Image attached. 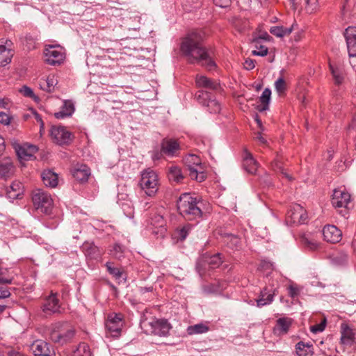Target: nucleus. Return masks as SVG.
Masks as SVG:
<instances>
[{
  "label": "nucleus",
  "mask_w": 356,
  "mask_h": 356,
  "mask_svg": "<svg viewBox=\"0 0 356 356\" xmlns=\"http://www.w3.org/2000/svg\"><path fill=\"white\" fill-rule=\"evenodd\" d=\"M141 329L147 334H154L165 337L168 334L171 326L165 319H158L154 317H142L140 323Z\"/></svg>",
  "instance_id": "3"
},
{
  "label": "nucleus",
  "mask_w": 356,
  "mask_h": 356,
  "mask_svg": "<svg viewBox=\"0 0 356 356\" xmlns=\"http://www.w3.org/2000/svg\"><path fill=\"white\" fill-rule=\"evenodd\" d=\"M152 224L155 226V227H163L165 224V221L164 220V218L162 215L161 214H155L152 218Z\"/></svg>",
  "instance_id": "49"
},
{
  "label": "nucleus",
  "mask_w": 356,
  "mask_h": 356,
  "mask_svg": "<svg viewBox=\"0 0 356 356\" xmlns=\"http://www.w3.org/2000/svg\"><path fill=\"white\" fill-rule=\"evenodd\" d=\"M60 305L57 293L53 292L44 298L41 306V309L46 316L60 313Z\"/></svg>",
  "instance_id": "11"
},
{
  "label": "nucleus",
  "mask_w": 356,
  "mask_h": 356,
  "mask_svg": "<svg viewBox=\"0 0 356 356\" xmlns=\"http://www.w3.org/2000/svg\"><path fill=\"white\" fill-rule=\"evenodd\" d=\"M305 10L307 13L312 14L318 8V0H305Z\"/></svg>",
  "instance_id": "47"
},
{
  "label": "nucleus",
  "mask_w": 356,
  "mask_h": 356,
  "mask_svg": "<svg viewBox=\"0 0 356 356\" xmlns=\"http://www.w3.org/2000/svg\"><path fill=\"white\" fill-rule=\"evenodd\" d=\"M275 293H270L267 291L266 289H264L261 291L260 295L257 300V305L259 307L270 305L274 299Z\"/></svg>",
  "instance_id": "29"
},
{
  "label": "nucleus",
  "mask_w": 356,
  "mask_h": 356,
  "mask_svg": "<svg viewBox=\"0 0 356 356\" xmlns=\"http://www.w3.org/2000/svg\"><path fill=\"white\" fill-rule=\"evenodd\" d=\"M288 291H289V295L291 297V298H295L296 296H298L299 294V290L297 287L293 286V285H290L289 287H288Z\"/></svg>",
  "instance_id": "59"
},
{
  "label": "nucleus",
  "mask_w": 356,
  "mask_h": 356,
  "mask_svg": "<svg viewBox=\"0 0 356 356\" xmlns=\"http://www.w3.org/2000/svg\"><path fill=\"white\" fill-rule=\"evenodd\" d=\"M140 186L146 195L149 197L154 196L159 186L157 173L151 168L144 170L141 172Z\"/></svg>",
  "instance_id": "7"
},
{
  "label": "nucleus",
  "mask_w": 356,
  "mask_h": 356,
  "mask_svg": "<svg viewBox=\"0 0 356 356\" xmlns=\"http://www.w3.org/2000/svg\"><path fill=\"white\" fill-rule=\"evenodd\" d=\"M301 212H302V207L300 204H295L289 211L287 215L291 218L293 222L298 223L299 220L298 217H301L300 215Z\"/></svg>",
  "instance_id": "38"
},
{
  "label": "nucleus",
  "mask_w": 356,
  "mask_h": 356,
  "mask_svg": "<svg viewBox=\"0 0 356 356\" xmlns=\"http://www.w3.org/2000/svg\"><path fill=\"white\" fill-rule=\"evenodd\" d=\"M10 296V292L8 287L3 286H0V299L8 298Z\"/></svg>",
  "instance_id": "58"
},
{
  "label": "nucleus",
  "mask_w": 356,
  "mask_h": 356,
  "mask_svg": "<svg viewBox=\"0 0 356 356\" xmlns=\"http://www.w3.org/2000/svg\"><path fill=\"white\" fill-rule=\"evenodd\" d=\"M168 176L170 181L176 183L181 182L184 178L181 168L177 165H172L169 167Z\"/></svg>",
  "instance_id": "28"
},
{
  "label": "nucleus",
  "mask_w": 356,
  "mask_h": 356,
  "mask_svg": "<svg viewBox=\"0 0 356 356\" xmlns=\"http://www.w3.org/2000/svg\"><path fill=\"white\" fill-rule=\"evenodd\" d=\"M268 52V48L265 46L261 45L258 50H253L252 51V55L254 56H264L267 55Z\"/></svg>",
  "instance_id": "54"
},
{
  "label": "nucleus",
  "mask_w": 356,
  "mask_h": 356,
  "mask_svg": "<svg viewBox=\"0 0 356 356\" xmlns=\"http://www.w3.org/2000/svg\"><path fill=\"white\" fill-rule=\"evenodd\" d=\"M13 53L4 45H0V65L3 66L11 61Z\"/></svg>",
  "instance_id": "34"
},
{
  "label": "nucleus",
  "mask_w": 356,
  "mask_h": 356,
  "mask_svg": "<svg viewBox=\"0 0 356 356\" xmlns=\"http://www.w3.org/2000/svg\"><path fill=\"white\" fill-rule=\"evenodd\" d=\"M216 6L220 8H227L229 6L231 0H213Z\"/></svg>",
  "instance_id": "56"
},
{
  "label": "nucleus",
  "mask_w": 356,
  "mask_h": 356,
  "mask_svg": "<svg viewBox=\"0 0 356 356\" xmlns=\"http://www.w3.org/2000/svg\"><path fill=\"white\" fill-rule=\"evenodd\" d=\"M184 162L192 179H195L199 182L205 180L207 177L204 172L205 164L202 163L201 159L198 156L189 154L184 158Z\"/></svg>",
  "instance_id": "6"
},
{
  "label": "nucleus",
  "mask_w": 356,
  "mask_h": 356,
  "mask_svg": "<svg viewBox=\"0 0 356 356\" xmlns=\"http://www.w3.org/2000/svg\"><path fill=\"white\" fill-rule=\"evenodd\" d=\"M161 147L164 154L170 156H176L180 149L179 143L173 138H165L161 142Z\"/></svg>",
  "instance_id": "15"
},
{
  "label": "nucleus",
  "mask_w": 356,
  "mask_h": 356,
  "mask_svg": "<svg viewBox=\"0 0 356 356\" xmlns=\"http://www.w3.org/2000/svg\"><path fill=\"white\" fill-rule=\"evenodd\" d=\"M35 356H54L55 352L53 348L46 341L38 340L33 342L31 346Z\"/></svg>",
  "instance_id": "14"
},
{
  "label": "nucleus",
  "mask_w": 356,
  "mask_h": 356,
  "mask_svg": "<svg viewBox=\"0 0 356 356\" xmlns=\"http://www.w3.org/2000/svg\"><path fill=\"white\" fill-rule=\"evenodd\" d=\"M72 356H91L89 346L85 343H80Z\"/></svg>",
  "instance_id": "44"
},
{
  "label": "nucleus",
  "mask_w": 356,
  "mask_h": 356,
  "mask_svg": "<svg viewBox=\"0 0 356 356\" xmlns=\"http://www.w3.org/2000/svg\"><path fill=\"white\" fill-rule=\"evenodd\" d=\"M325 321L312 326L310 327V330L312 332L316 334L318 332H323L325 330Z\"/></svg>",
  "instance_id": "53"
},
{
  "label": "nucleus",
  "mask_w": 356,
  "mask_h": 356,
  "mask_svg": "<svg viewBox=\"0 0 356 356\" xmlns=\"http://www.w3.org/2000/svg\"><path fill=\"white\" fill-rule=\"evenodd\" d=\"M4 356H24L22 353L15 351L12 349H8L6 353Z\"/></svg>",
  "instance_id": "63"
},
{
  "label": "nucleus",
  "mask_w": 356,
  "mask_h": 356,
  "mask_svg": "<svg viewBox=\"0 0 356 356\" xmlns=\"http://www.w3.org/2000/svg\"><path fill=\"white\" fill-rule=\"evenodd\" d=\"M292 319L287 317L280 318L276 321V325L273 328L275 334L281 336L288 333L292 324Z\"/></svg>",
  "instance_id": "20"
},
{
  "label": "nucleus",
  "mask_w": 356,
  "mask_h": 356,
  "mask_svg": "<svg viewBox=\"0 0 356 356\" xmlns=\"http://www.w3.org/2000/svg\"><path fill=\"white\" fill-rule=\"evenodd\" d=\"M19 92L24 97H31V98H33V99H36V97L35 96L33 90L31 88H29V87H28L26 86H22L21 88V89L19 90Z\"/></svg>",
  "instance_id": "52"
},
{
  "label": "nucleus",
  "mask_w": 356,
  "mask_h": 356,
  "mask_svg": "<svg viewBox=\"0 0 356 356\" xmlns=\"http://www.w3.org/2000/svg\"><path fill=\"white\" fill-rule=\"evenodd\" d=\"M301 216V217H298L299 218V220H298V224H304L307 221V212L304 209V208L302 207V212L300 213V214Z\"/></svg>",
  "instance_id": "62"
},
{
  "label": "nucleus",
  "mask_w": 356,
  "mask_h": 356,
  "mask_svg": "<svg viewBox=\"0 0 356 356\" xmlns=\"http://www.w3.org/2000/svg\"><path fill=\"white\" fill-rule=\"evenodd\" d=\"M72 175L76 180L86 182L90 175V169L84 164L77 165L72 171Z\"/></svg>",
  "instance_id": "22"
},
{
  "label": "nucleus",
  "mask_w": 356,
  "mask_h": 356,
  "mask_svg": "<svg viewBox=\"0 0 356 356\" xmlns=\"http://www.w3.org/2000/svg\"><path fill=\"white\" fill-rule=\"evenodd\" d=\"M13 276L8 268L1 266V260H0V284H10L13 282Z\"/></svg>",
  "instance_id": "36"
},
{
  "label": "nucleus",
  "mask_w": 356,
  "mask_h": 356,
  "mask_svg": "<svg viewBox=\"0 0 356 356\" xmlns=\"http://www.w3.org/2000/svg\"><path fill=\"white\" fill-rule=\"evenodd\" d=\"M23 184L19 181H13L7 189L8 198L15 200L19 198L23 194Z\"/></svg>",
  "instance_id": "26"
},
{
  "label": "nucleus",
  "mask_w": 356,
  "mask_h": 356,
  "mask_svg": "<svg viewBox=\"0 0 356 356\" xmlns=\"http://www.w3.org/2000/svg\"><path fill=\"white\" fill-rule=\"evenodd\" d=\"M348 259V254L346 253H340V254L335 257V260L340 264H343Z\"/></svg>",
  "instance_id": "60"
},
{
  "label": "nucleus",
  "mask_w": 356,
  "mask_h": 356,
  "mask_svg": "<svg viewBox=\"0 0 356 356\" xmlns=\"http://www.w3.org/2000/svg\"><path fill=\"white\" fill-rule=\"evenodd\" d=\"M105 266L108 272L115 277L116 280H120L121 278L122 272L119 268L113 267L112 263L107 262Z\"/></svg>",
  "instance_id": "46"
},
{
  "label": "nucleus",
  "mask_w": 356,
  "mask_h": 356,
  "mask_svg": "<svg viewBox=\"0 0 356 356\" xmlns=\"http://www.w3.org/2000/svg\"><path fill=\"white\" fill-rule=\"evenodd\" d=\"M111 254L118 259H120L123 257V249L122 247L118 244H115L113 249L111 250Z\"/></svg>",
  "instance_id": "50"
},
{
  "label": "nucleus",
  "mask_w": 356,
  "mask_h": 356,
  "mask_svg": "<svg viewBox=\"0 0 356 356\" xmlns=\"http://www.w3.org/2000/svg\"><path fill=\"white\" fill-rule=\"evenodd\" d=\"M293 31V26L286 28L282 26H272L269 31L271 34L278 38H282L285 35H289Z\"/></svg>",
  "instance_id": "33"
},
{
  "label": "nucleus",
  "mask_w": 356,
  "mask_h": 356,
  "mask_svg": "<svg viewBox=\"0 0 356 356\" xmlns=\"http://www.w3.org/2000/svg\"><path fill=\"white\" fill-rule=\"evenodd\" d=\"M58 83V81L55 75L50 74L47 79L40 84L41 88L51 92L54 90L55 86Z\"/></svg>",
  "instance_id": "37"
},
{
  "label": "nucleus",
  "mask_w": 356,
  "mask_h": 356,
  "mask_svg": "<svg viewBox=\"0 0 356 356\" xmlns=\"http://www.w3.org/2000/svg\"><path fill=\"white\" fill-rule=\"evenodd\" d=\"M243 167L250 174H256L259 168L258 162L254 159L252 154L245 150L243 159Z\"/></svg>",
  "instance_id": "18"
},
{
  "label": "nucleus",
  "mask_w": 356,
  "mask_h": 356,
  "mask_svg": "<svg viewBox=\"0 0 356 356\" xmlns=\"http://www.w3.org/2000/svg\"><path fill=\"white\" fill-rule=\"evenodd\" d=\"M272 169L277 172H280L284 177L289 180H292V177L286 173L282 166V162L279 158L275 159L271 163Z\"/></svg>",
  "instance_id": "39"
},
{
  "label": "nucleus",
  "mask_w": 356,
  "mask_h": 356,
  "mask_svg": "<svg viewBox=\"0 0 356 356\" xmlns=\"http://www.w3.org/2000/svg\"><path fill=\"white\" fill-rule=\"evenodd\" d=\"M341 341L343 344L350 345L353 341V333L348 327V325L342 324L341 325Z\"/></svg>",
  "instance_id": "30"
},
{
  "label": "nucleus",
  "mask_w": 356,
  "mask_h": 356,
  "mask_svg": "<svg viewBox=\"0 0 356 356\" xmlns=\"http://www.w3.org/2000/svg\"><path fill=\"white\" fill-rule=\"evenodd\" d=\"M14 171V165L10 158H4L0 160V176L2 177H10Z\"/></svg>",
  "instance_id": "25"
},
{
  "label": "nucleus",
  "mask_w": 356,
  "mask_h": 356,
  "mask_svg": "<svg viewBox=\"0 0 356 356\" xmlns=\"http://www.w3.org/2000/svg\"><path fill=\"white\" fill-rule=\"evenodd\" d=\"M123 326L122 315L111 314L106 322V327L113 337H118Z\"/></svg>",
  "instance_id": "12"
},
{
  "label": "nucleus",
  "mask_w": 356,
  "mask_h": 356,
  "mask_svg": "<svg viewBox=\"0 0 356 356\" xmlns=\"http://www.w3.org/2000/svg\"><path fill=\"white\" fill-rule=\"evenodd\" d=\"M164 154L163 152H162V149L160 150L154 149L152 151V159L154 161L159 160L163 157V155Z\"/></svg>",
  "instance_id": "57"
},
{
  "label": "nucleus",
  "mask_w": 356,
  "mask_h": 356,
  "mask_svg": "<svg viewBox=\"0 0 356 356\" xmlns=\"http://www.w3.org/2000/svg\"><path fill=\"white\" fill-rule=\"evenodd\" d=\"M301 243L305 248L311 250H317L320 245L318 242L314 239L308 238L305 235L301 237Z\"/></svg>",
  "instance_id": "42"
},
{
  "label": "nucleus",
  "mask_w": 356,
  "mask_h": 356,
  "mask_svg": "<svg viewBox=\"0 0 356 356\" xmlns=\"http://www.w3.org/2000/svg\"><path fill=\"white\" fill-rule=\"evenodd\" d=\"M195 81L198 87L205 88L215 91L220 88V86L216 80L211 79L205 76H197Z\"/></svg>",
  "instance_id": "21"
},
{
  "label": "nucleus",
  "mask_w": 356,
  "mask_h": 356,
  "mask_svg": "<svg viewBox=\"0 0 356 356\" xmlns=\"http://www.w3.org/2000/svg\"><path fill=\"white\" fill-rule=\"evenodd\" d=\"M324 239L330 243H335L341 241L342 232L334 225H326L323 229Z\"/></svg>",
  "instance_id": "17"
},
{
  "label": "nucleus",
  "mask_w": 356,
  "mask_h": 356,
  "mask_svg": "<svg viewBox=\"0 0 356 356\" xmlns=\"http://www.w3.org/2000/svg\"><path fill=\"white\" fill-rule=\"evenodd\" d=\"M329 68L336 84H341L344 79V72L341 66L329 63Z\"/></svg>",
  "instance_id": "27"
},
{
  "label": "nucleus",
  "mask_w": 356,
  "mask_h": 356,
  "mask_svg": "<svg viewBox=\"0 0 356 356\" xmlns=\"http://www.w3.org/2000/svg\"><path fill=\"white\" fill-rule=\"evenodd\" d=\"M244 67L248 70H252L254 67V61L252 59H246L244 62Z\"/></svg>",
  "instance_id": "61"
},
{
  "label": "nucleus",
  "mask_w": 356,
  "mask_h": 356,
  "mask_svg": "<svg viewBox=\"0 0 356 356\" xmlns=\"http://www.w3.org/2000/svg\"><path fill=\"white\" fill-rule=\"evenodd\" d=\"M82 249L85 254L91 259H96L99 255L98 248L93 243H85L82 246Z\"/></svg>",
  "instance_id": "32"
},
{
  "label": "nucleus",
  "mask_w": 356,
  "mask_h": 356,
  "mask_svg": "<svg viewBox=\"0 0 356 356\" xmlns=\"http://www.w3.org/2000/svg\"><path fill=\"white\" fill-rule=\"evenodd\" d=\"M44 184L54 188L58 184V175L51 170H44L41 175Z\"/></svg>",
  "instance_id": "24"
},
{
  "label": "nucleus",
  "mask_w": 356,
  "mask_h": 356,
  "mask_svg": "<svg viewBox=\"0 0 356 356\" xmlns=\"http://www.w3.org/2000/svg\"><path fill=\"white\" fill-rule=\"evenodd\" d=\"M202 203L196 197L189 193L180 195L177 202L179 214L186 220H195L201 218L202 211Z\"/></svg>",
  "instance_id": "2"
},
{
  "label": "nucleus",
  "mask_w": 356,
  "mask_h": 356,
  "mask_svg": "<svg viewBox=\"0 0 356 356\" xmlns=\"http://www.w3.org/2000/svg\"><path fill=\"white\" fill-rule=\"evenodd\" d=\"M200 33L192 32L182 41L180 47L181 53L190 63H197L211 71L216 67L211 53L202 45Z\"/></svg>",
  "instance_id": "1"
},
{
  "label": "nucleus",
  "mask_w": 356,
  "mask_h": 356,
  "mask_svg": "<svg viewBox=\"0 0 356 356\" xmlns=\"http://www.w3.org/2000/svg\"><path fill=\"white\" fill-rule=\"evenodd\" d=\"M10 122V117L4 112H0V123L4 125H8Z\"/></svg>",
  "instance_id": "55"
},
{
  "label": "nucleus",
  "mask_w": 356,
  "mask_h": 356,
  "mask_svg": "<svg viewBox=\"0 0 356 356\" xmlns=\"http://www.w3.org/2000/svg\"><path fill=\"white\" fill-rule=\"evenodd\" d=\"M213 95L210 92L204 90H199L195 95L197 102L204 106L207 104L208 100L211 99Z\"/></svg>",
  "instance_id": "43"
},
{
  "label": "nucleus",
  "mask_w": 356,
  "mask_h": 356,
  "mask_svg": "<svg viewBox=\"0 0 356 356\" xmlns=\"http://www.w3.org/2000/svg\"><path fill=\"white\" fill-rule=\"evenodd\" d=\"M209 108V111L210 113H217L220 111V105L218 101L216 100L214 97L213 96L211 99L208 100L207 104L205 106Z\"/></svg>",
  "instance_id": "45"
},
{
  "label": "nucleus",
  "mask_w": 356,
  "mask_h": 356,
  "mask_svg": "<svg viewBox=\"0 0 356 356\" xmlns=\"http://www.w3.org/2000/svg\"><path fill=\"white\" fill-rule=\"evenodd\" d=\"M270 95L271 90L269 88L264 89L260 97V102L261 105L258 107V110L260 112L268 109V104L270 99Z\"/></svg>",
  "instance_id": "35"
},
{
  "label": "nucleus",
  "mask_w": 356,
  "mask_h": 356,
  "mask_svg": "<svg viewBox=\"0 0 356 356\" xmlns=\"http://www.w3.org/2000/svg\"><path fill=\"white\" fill-rule=\"evenodd\" d=\"M222 262L221 254L220 253L209 256L204 255L200 257L196 264V270L200 276L206 273L207 268H216Z\"/></svg>",
  "instance_id": "9"
},
{
  "label": "nucleus",
  "mask_w": 356,
  "mask_h": 356,
  "mask_svg": "<svg viewBox=\"0 0 356 356\" xmlns=\"http://www.w3.org/2000/svg\"><path fill=\"white\" fill-rule=\"evenodd\" d=\"M332 204L337 209L339 213L348 218L349 211L353 209V204L350 194L345 188H339L333 191L332 196Z\"/></svg>",
  "instance_id": "4"
},
{
  "label": "nucleus",
  "mask_w": 356,
  "mask_h": 356,
  "mask_svg": "<svg viewBox=\"0 0 356 356\" xmlns=\"http://www.w3.org/2000/svg\"><path fill=\"white\" fill-rule=\"evenodd\" d=\"M75 329L67 323H56L52 325L50 339L59 344L70 342L75 335Z\"/></svg>",
  "instance_id": "5"
},
{
  "label": "nucleus",
  "mask_w": 356,
  "mask_h": 356,
  "mask_svg": "<svg viewBox=\"0 0 356 356\" xmlns=\"http://www.w3.org/2000/svg\"><path fill=\"white\" fill-rule=\"evenodd\" d=\"M191 227V225L184 226L178 231V238L181 241L184 240L187 237Z\"/></svg>",
  "instance_id": "51"
},
{
  "label": "nucleus",
  "mask_w": 356,
  "mask_h": 356,
  "mask_svg": "<svg viewBox=\"0 0 356 356\" xmlns=\"http://www.w3.org/2000/svg\"><path fill=\"white\" fill-rule=\"evenodd\" d=\"M51 136L58 145H67L72 140V134L63 127H52Z\"/></svg>",
  "instance_id": "13"
},
{
  "label": "nucleus",
  "mask_w": 356,
  "mask_h": 356,
  "mask_svg": "<svg viewBox=\"0 0 356 356\" xmlns=\"http://www.w3.org/2000/svg\"><path fill=\"white\" fill-rule=\"evenodd\" d=\"M44 55L45 63L51 65L60 64L65 58L64 51L59 47L49 46L47 47Z\"/></svg>",
  "instance_id": "10"
},
{
  "label": "nucleus",
  "mask_w": 356,
  "mask_h": 356,
  "mask_svg": "<svg viewBox=\"0 0 356 356\" xmlns=\"http://www.w3.org/2000/svg\"><path fill=\"white\" fill-rule=\"evenodd\" d=\"M74 112V105L72 101L65 100L58 112L54 113L57 119H63L70 117Z\"/></svg>",
  "instance_id": "23"
},
{
  "label": "nucleus",
  "mask_w": 356,
  "mask_h": 356,
  "mask_svg": "<svg viewBox=\"0 0 356 356\" xmlns=\"http://www.w3.org/2000/svg\"><path fill=\"white\" fill-rule=\"evenodd\" d=\"M208 330L209 327L202 323H199L193 326H189L187 328V332L190 335L205 333Z\"/></svg>",
  "instance_id": "41"
},
{
  "label": "nucleus",
  "mask_w": 356,
  "mask_h": 356,
  "mask_svg": "<svg viewBox=\"0 0 356 356\" xmlns=\"http://www.w3.org/2000/svg\"><path fill=\"white\" fill-rule=\"evenodd\" d=\"M312 347V345L309 343L300 341L296 345V353L298 356H312L313 355Z\"/></svg>",
  "instance_id": "31"
},
{
  "label": "nucleus",
  "mask_w": 356,
  "mask_h": 356,
  "mask_svg": "<svg viewBox=\"0 0 356 356\" xmlns=\"http://www.w3.org/2000/svg\"><path fill=\"white\" fill-rule=\"evenodd\" d=\"M255 138L261 144H265L266 143V140L262 136L261 134L259 132L256 134Z\"/></svg>",
  "instance_id": "64"
},
{
  "label": "nucleus",
  "mask_w": 356,
  "mask_h": 356,
  "mask_svg": "<svg viewBox=\"0 0 356 356\" xmlns=\"http://www.w3.org/2000/svg\"><path fill=\"white\" fill-rule=\"evenodd\" d=\"M225 242L232 249H237L240 245V239L232 234H227L225 236Z\"/></svg>",
  "instance_id": "40"
},
{
  "label": "nucleus",
  "mask_w": 356,
  "mask_h": 356,
  "mask_svg": "<svg viewBox=\"0 0 356 356\" xmlns=\"http://www.w3.org/2000/svg\"><path fill=\"white\" fill-rule=\"evenodd\" d=\"M348 55L356 57V27L349 26L344 31Z\"/></svg>",
  "instance_id": "16"
},
{
  "label": "nucleus",
  "mask_w": 356,
  "mask_h": 356,
  "mask_svg": "<svg viewBox=\"0 0 356 356\" xmlns=\"http://www.w3.org/2000/svg\"><path fill=\"white\" fill-rule=\"evenodd\" d=\"M32 201L35 209L41 213H49L53 207V200L51 195L42 189L33 191Z\"/></svg>",
  "instance_id": "8"
},
{
  "label": "nucleus",
  "mask_w": 356,
  "mask_h": 356,
  "mask_svg": "<svg viewBox=\"0 0 356 356\" xmlns=\"http://www.w3.org/2000/svg\"><path fill=\"white\" fill-rule=\"evenodd\" d=\"M275 88L280 95L284 93L286 89V86L283 78L280 77L275 82Z\"/></svg>",
  "instance_id": "48"
},
{
  "label": "nucleus",
  "mask_w": 356,
  "mask_h": 356,
  "mask_svg": "<svg viewBox=\"0 0 356 356\" xmlns=\"http://www.w3.org/2000/svg\"><path fill=\"white\" fill-rule=\"evenodd\" d=\"M16 153L20 159L28 161L33 157V154L38 151V147L33 145H18L15 147Z\"/></svg>",
  "instance_id": "19"
}]
</instances>
